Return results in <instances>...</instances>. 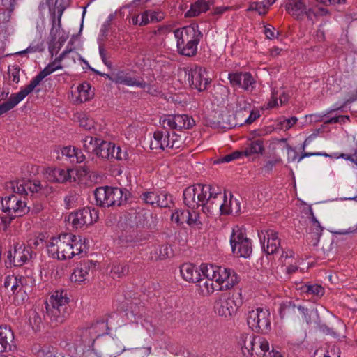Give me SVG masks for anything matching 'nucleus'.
<instances>
[{"mask_svg": "<svg viewBox=\"0 0 357 357\" xmlns=\"http://www.w3.org/2000/svg\"><path fill=\"white\" fill-rule=\"evenodd\" d=\"M6 189L10 190L13 194L6 196L1 200L2 211L7 214L10 223L12 220L17 217H22L29 211V207L26 203L19 197L20 195H46L52 192V188L47 185L43 186L40 181H12L6 184Z\"/></svg>", "mask_w": 357, "mask_h": 357, "instance_id": "f257e3e1", "label": "nucleus"}, {"mask_svg": "<svg viewBox=\"0 0 357 357\" xmlns=\"http://www.w3.org/2000/svg\"><path fill=\"white\" fill-rule=\"evenodd\" d=\"M201 271L204 277H199L198 287L203 296L213 293L215 290L224 291L232 288L238 282V277L235 271L230 268L213 264H203Z\"/></svg>", "mask_w": 357, "mask_h": 357, "instance_id": "f03ea898", "label": "nucleus"}, {"mask_svg": "<svg viewBox=\"0 0 357 357\" xmlns=\"http://www.w3.org/2000/svg\"><path fill=\"white\" fill-rule=\"evenodd\" d=\"M73 50H65L54 61L49 63L43 70L34 77L30 83L24 89L15 93H12L8 101L0 105V116L14 108L18 103L23 100L26 96L31 93L40 82L47 75L52 74L56 70L62 69L61 62L70 54Z\"/></svg>", "mask_w": 357, "mask_h": 357, "instance_id": "7ed1b4c3", "label": "nucleus"}, {"mask_svg": "<svg viewBox=\"0 0 357 357\" xmlns=\"http://www.w3.org/2000/svg\"><path fill=\"white\" fill-rule=\"evenodd\" d=\"M174 34L176 39L177 51L180 54L188 57L196 55L197 46L203 37L198 25L176 29Z\"/></svg>", "mask_w": 357, "mask_h": 357, "instance_id": "20e7f679", "label": "nucleus"}, {"mask_svg": "<svg viewBox=\"0 0 357 357\" xmlns=\"http://www.w3.org/2000/svg\"><path fill=\"white\" fill-rule=\"evenodd\" d=\"M69 298L66 291H56L46 302V314L54 326L62 324L70 314Z\"/></svg>", "mask_w": 357, "mask_h": 357, "instance_id": "39448f33", "label": "nucleus"}, {"mask_svg": "<svg viewBox=\"0 0 357 357\" xmlns=\"http://www.w3.org/2000/svg\"><path fill=\"white\" fill-rule=\"evenodd\" d=\"M93 195L100 207L120 206L126 203L130 192L126 189L104 186L97 188Z\"/></svg>", "mask_w": 357, "mask_h": 357, "instance_id": "423d86ee", "label": "nucleus"}, {"mask_svg": "<svg viewBox=\"0 0 357 357\" xmlns=\"http://www.w3.org/2000/svg\"><path fill=\"white\" fill-rule=\"evenodd\" d=\"M245 357H266L270 350L268 342L261 336L243 333L238 341Z\"/></svg>", "mask_w": 357, "mask_h": 357, "instance_id": "0eeeda50", "label": "nucleus"}, {"mask_svg": "<svg viewBox=\"0 0 357 357\" xmlns=\"http://www.w3.org/2000/svg\"><path fill=\"white\" fill-rule=\"evenodd\" d=\"M196 185L199 206L202 207V210L204 213H212L213 211L217 210L218 202L222 200L220 188L218 186L202 183Z\"/></svg>", "mask_w": 357, "mask_h": 357, "instance_id": "6e6552de", "label": "nucleus"}, {"mask_svg": "<svg viewBox=\"0 0 357 357\" xmlns=\"http://www.w3.org/2000/svg\"><path fill=\"white\" fill-rule=\"evenodd\" d=\"M246 321L249 328L256 333H268L271 331V314L268 309L250 308Z\"/></svg>", "mask_w": 357, "mask_h": 357, "instance_id": "1a4fd4ad", "label": "nucleus"}, {"mask_svg": "<svg viewBox=\"0 0 357 357\" xmlns=\"http://www.w3.org/2000/svg\"><path fill=\"white\" fill-rule=\"evenodd\" d=\"M229 241L234 255L238 257L250 258L252 252V241L243 228L238 226L234 227Z\"/></svg>", "mask_w": 357, "mask_h": 357, "instance_id": "9d476101", "label": "nucleus"}, {"mask_svg": "<svg viewBox=\"0 0 357 357\" xmlns=\"http://www.w3.org/2000/svg\"><path fill=\"white\" fill-rule=\"evenodd\" d=\"M95 154L104 159L126 160L128 157L126 150H122L120 146H116L112 142L99 141Z\"/></svg>", "mask_w": 357, "mask_h": 357, "instance_id": "9b49d317", "label": "nucleus"}, {"mask_svg": "<svg viewBox=\"0 0 357 357\" xmlns=\"http://www.w3.org/2000/svg\"><path fill=\"white\" fill-rule=\"evenodd\" d=\"M178 136L174 132L157 130L153 134V139L151 140L150 147L151 149H162L165 148L178 149L180 146Z\"/></svg>", "mask_w": 357, "mask_h": 357, "instance_id": "f8f14e48", "label": "nucleus"}, {"mask_svg": "<svg viewBox=\"0 0 357 357\" xmlns=\"http://www.w3.org/2000/svg\"><path fill=\"white\" fill-rule=\"evenodd\" d=\"M98 219V213L94 208H83L72 213L68 216V221L76 229L82 228L84 225H91Z\"/></svg>", "mask_w": 357, "mask_h": 357, "instance_id": "ddd939ff", "label": "nucleus"}, {"mask_svg": "<svg viewBox=\"0 0 357 357\" xmlns=\"http://www.w3.org/2000/svg\"><path fill=\"white\" fill-rule=\"evenodd\" d=\"M258 237L262 250L266 255H273L279 250L280 239L277 231L273 229L261 230L258 232Z\"/></svg>", "mask_w": 357, "mask_h": 357, "instance_id": "4468645a", "label": "nucleus"}, {"mask_svg": "<svg viewBox=\"0 0 357 357\" xmlns=\"http://www.w3.org/2000/svg\"><path fill=\"white\" fill-rule=\"evenodd\" d=\"M160 122L164 128L168 127L178 130L190 129L195 124L194 119L187 114L168 115L160 120Z\"/></svg>", "mask_w": 357, "mask_h": 357, "instance_id": "2eb2a0df", "label": "nucleus"}, {"mask_svg": "<svg viewBox=\"0 0 357 357\" xmlns=\"http://www.w3.org/2000/svg\"><path fill=\"white\" fill-rule=\"evenodd\" d=\"M205 68L195 67L189 71L188 80L190 86L199 91L206 89L211 79Z\"/></svg>", "mask_w": 357, "mask_h": 357, "instance_id": "dca6fc26", "label": "nucleus"}, {"mask_svg": "<svg viewBox=\"0 0 357 357\" xmlns=\"http://www.w3.org/2000/svg\"><path fill=\"white\" fill-rule=\"evenodd\" d=\"M32 257L31 248H26L24 244L17 243L13 250H10L7 259L10 265L21 266Z\"/></svg>", "mask_w": 357, "mask_h": 357, "instance_id": "f3484780", "label": "nucleus"}, {"mask_svg": "<svg viewBox=\"0 0 357 357\" xmlns=\"http://www.w3.org/2000/svg\"><path fill=\"white\" fill-rule=\"evenodd\" d=\"M228 79L230 84L234 88H240L246 91H252L256 82L250 73H229Z\"/></svg>", "mask_w": 357, "mask_h": 357, "instance_id": "a211bd4d", "label": "nucleus"}, {"mask_svg": "<svg viewBox=\"0 0 357 357\" xmlns=\"http://www.w3.org/2000/svg\"><path fill=\"white\" fill-rule=\"evenodd\" d=\"M215 312L222 317H231L237 310V305L235 301L230 298L229 294H222L215 301L214 305Z\"/></svg>", "mask_w": 357, "mask_h": 357, "instance_id": "6ab92c4d", "label": "nucleus"}, {"mask_svg": "<svg viewBox=\"0 0 357 357\" xmlns=\"http://www.w3.org/2000/svg\"><path fill=\"white\" fill-rule=\"evenodd\" d=\"M71 234L64 233L57 238H52L47 245L48 255L54 258L60 260L65 250V243L70 242Z\"/></svg>", "mask_w": 357, "mask_h": 357, "instance_id": "aec40b11", "label": "nucleus"}, {"mask_svg": "<svg viewBox=\"0 0 357 357\" xmlns=\"http://www.w3.org/2000/svg\"><path fill=\"white\" fill-rule=\"evenodd\" d=\"M45 174L48 180L57 183L75 181L77 176L76 171L73 169L47 168Z\"/></svg>", "mask_w": 357, "mask_h": 357, "instance_id": "412c9836", "label": "nucleus"}, {"mask_svg": "<svg viewBox=\"0 0 357 357\" xmlns=\"http://www.w3.org/2000/svg\"><path fill=\"white\" fill-rule=\"evenodd\" d=\"M114 82L118 84H123L128 86H137L141 89H145L149 86L143 79H137L135 77L130 76L127 70H119L114 74Z\"/></svg>", "mask_w": 357, "mask_h": 357, "instance_id": "4be33fe9", "label": "nucleus"}, {"mask_svg": "<svg viewBox=\"0 0 357 357\" xmlns=\"http://www.w3.org/2000/svg\"><path fill=\"white\" fill-rule=\"evenodd\" d=\"M223 202L219 201L217 203L216 209H219L222 214H231L237 215L241 212V204L237 199H234L230 194V199L227 200L226 195H222Z\"/></svg>", "mask_w": 357, "mask_h": 357, "instance_id": "5701e85b", "label": "nucleus"}, {"mask_svg": "<svg viewBox=\"0 0 357 357\" xmlns=\"http://www.w3.org/2000/svg\"><path fill=\"white\" fill-rule=\"evenodd\" d=\"M96 264L90 260H83L77 266L70 275V280L75 282H82L86 280L89 271L95 268Z\"/></svg>", "mask_w": 357, "mask_h": 357, "instance_id": "b1692460", "label": "nucleus"}, {"mask_svg": "<svg viewBox=\"0 0 357 357\" xmlns=\"http://www.w3.org/2000/svg\"><path fill=\"white\" fill-rule=\"evenodd\" d=\"M16 347L14 344V333L8 326L0 327V353L12 351Z\"/></svg>", "mask_w": 357, "mask_h": 357, "instance_id": "393cba45", "label": "nucleus"}, {"mask_svg": "<svg viewBox=\"0 0 357 357\" xmlns=\"http://www.w3.org/2000/svg\"><path fill=\"white\" fill-rule=\"evenodd\" d=\"M286 10L293 17L298 19L308 15V11L304 0H289L286 4Z\"/></svg>", "mask_w": 357, "mask_h": 357, "instance_id": "a878e982", "label": "nucleus"}, {"mask_svg": "<svg viewBox=\"0 0 357 357\" xmlns=\"http://www.w3.org/2000/svg\"><path fill=\"white\" fill-rule=\"evenodd\" d=\"M180 272L182 278L189 282H195L199 281V277L202 276L200 272L192 264H183L180 267Z\"/></svg>", "mask_w": 357, "mask_h": 357, "instance_id": "bb28decb", "label": "nucleus"}, {"mask_svg": "<svg viewBox=\"0 0 357 357\" xmlns=\"http://www.w3.org/2000/svg\"><path fill=\"white\" fill-rule=\"evenodd\" d=\"M107 321L108 319L98 320L96 323L93 324L91 327L86 329V333H89L91 336V338H93V336L95 338H98L107 334V331L109 329Z\"/></svg>", "mask_w": 357, "mask_h": 357, "instance_id": "cd10ccee", "label": "nucleus"}, {"mask_svg": "<svg viewBox=\"0 0 357 357\" xmlns=\"http://www.w3.org/2000/svg\"><path fill=\"white\" fill-rule=\"evenodd\" d=\"M184 204L189 208L199 206L197 200V185H193L186 188L183 191Z\"/></svg>", "mask_w": 357, "mask_h": 357, "instance_id": "c85d7f7f", "label": "nucleus"}, {"mask_svg": "<svg viewBox=\"0 0 357 357\" xmlns=\"http://www.w3.org/2000/svg\"><path fill=\"white\" fill-rule=\"evenodd\" d=\"M129 309L126 310V316L128 319L132 321L137 322L139 318H142L145 314V308L144 305L136 301H132L130 303Z\"/></svg>", "mask_w": 357, "mask_h": 357, "instance_id": "c756f323", "label": "nucleus"}, {"mask_svg": "<svg viewBox=\"0 0 357 357\" xmlns=\"http://www.w3.org/2000/svg\"><path fill=\"white\" fill-rule=\"evenodd\" d=\"M126 350L121 342L114 339H111L107 342L105 348V354H102L100 357H116Z\"/></svg>", "mask_w": 357, "mask_h": 357, "instance_id": "7c9ffc66", "label": "nucleus"}, {"mask_svg": "<svg viewBox=\"0 0 357 357\" xmlns=\"http://www.w3.org/2000/svg\"><path fill=\"white\" fill-rule=\"evenodd\" d=\"M209 10V4L205 0H197L191 5L190 8L185 13L186 17H192L205 13Z\"/></svg>", "mask_w": 357, "mask_h": 357, "instance_id": "2f4dec72", "label": "nucleus"}, {"mask_svg": "<svg viewBox=\"0 0 357 357\" xmlns=\"http://www.w3.org/2000/svg\"><path fill=\"white\" fill-rule=\"evenodd\" d=\"M151 257L154 260H162L170 257L173 255V250L170 247L165 244L158 247H155L151 252Z\"/></svg>", "mask_w": 357, "mask_h": 357, "instance_id": "473e14b6", "label": "nucleus"}, {"mask_svg": "<svg viewBox=\"0 0 357 357\" xmlns=\"http://www.w3.org/2000/svg\"><path fill=\"white\" fill-rule=\"evenodd\" d=\"M264 150L263 141L257 139L249 143L244 150V155L250 156L254 154L262 153Z\"/></svg>", "mask_w": 357, "mask_h": 357, "instance_id": "72a5a7b5", "label": "nucleus"}, {"mask_svg": "<svg viewBox=\"0 0 357 357\" xmlns=\"http://www.w3.org/2000/svg\"><path fill=\"white\" fill-rule=\"evenodd\" d=\"M238 107H239V110L246 111L248 109V112H250L249 116L245 119L244 122L246 124H250L254 121H255L257 118L259 117L260 114L258 111H250V105L247 102L244 100H238Z\"/></svg>", "mask_w": 357, "mask_h": 357, "instance_id": "f704fd0d", "label": "nucleus"}, {"mask_svg": "<svg viewBox=\"0 0 357 357\" xmlns=\"http://www.w3.org/2000/svg\"><path fill=\"white\" fill-rule=\"evenodd\" d=\"M70 238L71 239H70V242H71L73 250H75V256L80 255L84 251V250L88 248L86 239L84 238L82 240L80 236H75L71 234Z\"/></svg>", "mask_w": 357, "mask_h": 357, "instance_id": "c9c22d12", "label": "nucleus"}, {"mask_svg": "<svg viewBox=\"0 0 357 357\" xmlns=\"http://www.w3.org/2000/svg\"><path fill=\"white\" fill-rule=\"evenodd\" d=\"M75 148L72 147L71 146H63V147H56L52 151V156L56 158V159H61V156L59 155V153H61L62 157H66L68 158L71 162V159H73V155H75Z\"/></svg>", "mask_w": 357, "mask_h": 357, "instance_id": "e433bc0d", "label": "nucleus"}, {"mask_svg": "<svg viewBox=\"0 0 357 357\" xmlns=\"http://www.w3.org/2000/svg\"><path fill=\"white\" fill-rule=\"evenodd\" d=\"M157 207L168 208L172 204V195L165 190H157Z\"/></svg>", "mask_w": 357, "mask_h": 357, "instance_id": "4c0bfd02", "label": "nucleus"}, {"mask_svg": "<svg viewBox=\"0 0 357 357\" xmlns=\"http://www.w3.org/2000/svg\"><path fill=\"white\" fill-rule=\"evenodd\" d=\"M100 139L97 137L86 136L82 140L84 150L89 153H92L95 154Z\"/></svg>", "mask_w": 357, "mask_h": 357, "instance_id": "58836bf2", "label": "nucleus"}, {"mask_svg": "<svg viewBox=\"0 0 357 357\" xmlns=\"http://www.w3.org/2000/svg\"><path fill=\"white\" fill-rule=\"evenodd\" d=\"M59 12V13L58 19L56 20V17L53 16L52 20V28L50 32V37L52 43H54L56 40L61 26V18L63 13V10H61Z\"/></svg>", "mask_w": 357, "mask_h": 357, "instance_id": "ea45409f", "label": "nucleus"}, {"mask_svg": "<svg viewBox=\"0 0 357 357\" xmlns=\"http://www.w3.org/2000/svg\"><path fill=\"white\" fill-rule=\"evenodd\" d=\"M140 199L145 204L151 206H157V190L145 191L139 195Z\"/></svg>", "mask_w": 357, "mask_h": 357, "instance_id": "a19ab883", "label": "nucleus"}, {"mask_svg": "<svg viewBox=\"0 0 357 357\" xmlns=\"http://www.w3.org/2000/svg\"><path fill=\"white\" fill-rule=\"evenodd\" d=\"M301 291L317 296H321L324 294V288L319 284H305L302 286Z\"/></svg>", "mask_w": 357, "mask_h": 357, "instance_id": "79ce46f5", "label": "nucleus"}, {"mask_svg": "<svg viewBox=\"0 0 357 357\" xmlns=\"http://www.w3.org/2000/svg\"><path fill=\"white\" fill-rule=\"evenodd\" d=\"M188 211L178 209L172 214L171 220L172 222H176L177 225H180L183 224L184 222L187 223V221L188 220Z\"/></svg>", "mask_w": 357, "mask_h": 357, "instance_id": "37998d69", "label": "nucleus"}, {"mask_svg": "<svg viewBox=\"0 0 357 357\" xmlns=\"http://www.w3.org/2000/svg\"><path fill=\"white\" fill-rule=\"evenodd\" d=\"M269 7L270 6L268 3H266V1L264 0L260 2L251 3L248 8V10L256 11L259 15H264L266 13Z\"/></svg>", "mask_w": 357, "mask_h": 357, "instance_id": "c03bdc74", "label": "nucleus"}, {"mask_svg": "<svg viewBox=\"0 0 357 357\" xmlns=\"http://www.w3.org/2000/svg\"><path fill=\"white\" fill-rule=\"evenodd\" d=\"M29 321L33 330L37 331L40 329V326L42 325V319L38 312L36 311H31L29 312Z\"/></svg>", "mask_w": 357, "mask_h": 357, "instance_id": "a18cd8bd", "label": "nucleus"}, {"mask_svg": "<svg viewBox=\"0 0 357 357\" xmlns=\"http://www.w3.org/2000/svg\"><path fill=\"white\" fill-rule=\"evenodd\" d=\"M128 272V267L126 264H115L113 265L111 269L112 276L115 278H121Z\"/></svg>", "mask_w": 357, "mask_h": 357, "instance_id": "49530a36", "label": "nucleus"}, {"mask_svg": "<svg viewBox=\"0 0 357 357\" xmlns=\"http://www.w3.org/2000/svg\"><path fill=\"white\" fill-rule=\"evenodd\" d=\"M188 220L187 221V224L190 227H199L202 225V223L200 220L199 213L196 211H188Z\"/></svg>", "mask_w": 357, "mask_h": 357, "instance_id": "de8ad7c7", "label": "nucleus"}, {"mask_svg": "<svg viewBox=\"0 0 357 357\" xmlns=\"http://www.w3.org/2000/svg\"><path fill=\"white\" fill-rule=\"evenodd\" d=\"M315 323L317 328L323 333L331 335L333 337H339L338 334L333 331V328L328 327L326 324L321 323L319 319L318 320H315Z\"/></svg>", "mask_w": 357, "mask_h": 357, "instance_id": "09e8293b", "label": "nucleus"}, {"mask_svg": "<svg viewBox=\"0 0 357 357\" xmlns=\"http://www.w3.org/2000/svg\"><path fill=\"white\" fill-rule=\"evenodd\" d=\"M20 68L17 65L8 66V73L12 81L16 84L20 82Z\"/></svg>", "mask_w": 357, "mask_h": 357, "instance_id": "8fccbe9b", "label": "nucleus"}, {"mask_svg": "<svg viewBox=\"0 0 357 357\" xmlns=\"http://www.w3.org/2000/svg\"><path fill=\"white\" fill-rule=\"evenodd\" d=\"M16 280L19 284L20 290L24 293H26V291L29 289V282L30 279L22 275H18L16 276Z\"/></svg>", "mask_w": 357, "mask_h": 357, "instance_id": "3c124183", "label": "nucleus"}, {"mask_svg": "<svg viewBox=\"0 0 357 357\" xmlns=\"http://www.w3.org/2000/svg\"><path fill=\"white\" fill-rule=\"evenodd\" d=\"M296 307L298 309V312L301 314H303V316L307 314V312H308L309 310L307 308H305L302 305L296 306L295 304L289 303L288 305H286L281 307L280 313H282V312H285L286 311H291V310H294Z\"/></svg>", "mask_w": 357, "mask_h": 357, "instance_id": "603ef678", "label": "nucleus"}, {"mask_svg": "<svg viewBox=\"0 0 357 357\" xmlns=\"http://www.w3.org/2000/svg\"><path fill=\"white\" fill-rule=\"evenodd\" d=\"M298 121V119L296 116H291L288 119H282L280 120L279 124L281 126L282 128L287 130H289Z\"/></svg>", "mask_w": 357, "mask_h": 357, "instance_id": "864d4df0", "label": "nucleus"}, {"mask_svg": "<svg viewBox=\"0 0 357 357\" xmlns=\"http://www.w3.org/2000/svg\"><path fill=\"white\" fill-rule=\"evenodd\" d=\"M65 250L63 252V256H61L60 260H66L67 259H70L75 256V250H73V247H72L71 242L65 243Z\"/></svg>", "mask_w": 357, "mask_h": 357, "instance_id": "5fc2aeb1", "label": "nucleus"}, {"mask_svg": "<svg viewBox=\"0 0 357 357\" xmlns=\"http://www.w3.org/2000/svg\"><path fill=\"white\" fill-rule=\"evenodd\" d=\"M149 11V17L151 22H160L165 17V13L161 10H151Z\"/></svg>", "mask_w": 357, "mask_h": 357, "instance_id": "6e6d98bb", "label": "nucleus"}, {"mask_svg": "<svg viewBox=\"0 0 357 357\" xmlns=\"http://www.w3.org/2000/svg\"><path fill=\"white\" fill-rule=\"evenodd\" d=\"M77 200V195L75 193L70 192L64 198L66 208H70L74 206Z\"/></svg>", "mask_w": 357, "mask_h": 357, "instance_id": "4d7b16f0", "label": "nucleus"}, {"mask_svg": "<svg viewBox=\"0 0 357 357\" xmlns=\"http://www.w3.org/2000/svg\"><path fill=\"white\" fill-rule=\"evenodd\" d=\"M312 317L314 318V321L319 319V313H318L317 310L312 309L311 310H308V312H307V314H305L303 316V320L307 324H310L312 323Z\"/></svg>", "mask_w": 357, "mask_h": 357, "instance_id": "13d9d810", "label": "nucleus"}, {"mask_svg": "<svg viewBox=\"0 0 357 357\" xmlns=\"http://www.w3.org/2000/svg\"><path fill=\"white\" fill-rule=\"evenodd\" d=\"M310 213H311V215L312 216V220L313 223L314 224V225L316 227V228H315L316 231H314V235L315 236V239L317 240V242H318L319 239V237L321 235L322 228H321V227L320 225V223L318 222V220L314 217L312 208H310Z\"/></svg>", "mask_w": 357, "mask_h": 357, "instance_id": "bf43d9fd", "label": "nucleus"}, {"mask_svg": "<svg viewBox=\"0 0 357 357\" xmlns=\"http://www.w3.org/2000/svg\"><path fill=\"white\" fill-rule=\"evenodd\" d=\"M287 160L289 162H292L298 160V158H299L298 156V153L296 151L294 148H292L291 146L287 145Z\"/></svg>", "mask_w": 357, "mask_h": 357, "instance_id": "052dcab7", "label": "nucleus"}, {"mask_svg": "<svg viewBox=\"0 0 357 357\" xmlns=\"http://www.w3.org/2000/svg\"><path fill=\"white\" fill-rule=\"evenodd\" d=\"M310 156H324V157H331V155H329V154L326 153H322V152H314V153H310V152H304L301 154V155L299 156L298 158V162L301 161L303 158Z\"/></svg>", "mask_w": 357, "mask_h": 357, "instance_id": "680f3d73", "label": "nucleus"}, {"mask_svg": "<svg viewBox=\"0 0 357 357\" xmlns=\"http://www.w3.org/2000/svg\"><path fill=\"white\" fill-rule=\"evenodd\" d=\"M73 156V159H71V162L81 163L86 158L82 152L77 149H75V155Z\"/></svg>", "mask_w": 357, "mask_h": 357, "instance_id": "e2e57ef3", "label": "nucleus"}, {"mask_svg": "<svg viewBox=\"0 0 357 357\" xmlns=\"http://www.w3.org/2000/svg\"><path fill=\"white\" fill-rule=\"evenodd\" d=\"M115 14H110L107 20L103 23L102 25L100 31L102 33L103 35H105L109 30L111 22L114 19Z\"/></svg>", "mask_w": 357, "mask_h": 357, "instance_id": "0e129e2a", "label": "nucleus"}, {"mask_svg": "<svg viewBox=\"0 0 357 357\" xmlns=\"http://www.w3.org/2000/svg\"><path fill=\"white\" fill-rule=\"evenodd\" d=\"M274 30L275 28L271 24H267L264 26V33L267 38L273 39L278 37L275 35Z\"/></svg>", "mask_w": 357, "mask_h": 357, "instance_id": "69168bd1", "label": "nucleus"}, {"mask_svg": "<svg viewBox=\"0 0 357 357\" xmlns=\"http://www.w3.org/2000/svg\"><path fill=\"white\" fill-rule=\"evenodd\" d=\"M38 357H58L54 353V349L50 350V349H43L38 353Z\"/></svg>", "mask_w": 357, "mask_h": 357, "instance_id": "338daca9", "label": "nucleus"}, {"mask_svg": "<svg viewBox=\"0 0 357 357\" xmlns=\"http://www.w3.org/2000/svg\"><path fill=\"white\" fill-rule=\"evenodd\" d=\"M340 157L346 160L351 162L357 167V150L355 151V153L353 155L349 154L341 153Z\"/></svg>", "mask_w": 357, "mask_h": 357, "instance_id": "774afa93", "label": "nucleus"}]
</instances>
